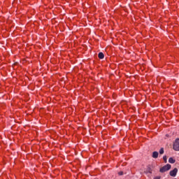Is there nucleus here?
<instances>
[{
    "label": "nucleus",
    "instance_id": "9",
    "mask_svg": "<svg viewBox=\"0 0 179 179\" xmlns=\"http://www.w3.org/2000/svg\"><path fill=\"white\" fill-rule=\"evenodd\" d=\"M163 160H164V163H167V156L166 155L163 157Z\"/></svg>",
    "mask_w": 179,
    "mask_h": 179
},
{
    "label": "nucleus",
    "instance_id": "3",
    "mask_svg": "<svg viewBox=\"0 0 179 179\" xmlns=\"http://www.w3.org/2000/svg\"><path fill=\"white\" fill-rule=\"evenodd\" d=\"M177 173H178V169L174 168L173 170L169 172V176H171V177H176L177 176Z\"/></svg>",
    "mask_w": 179,
    "mask_h": 179
},
{
    "label": "nucleus",
    "instance_id": "10",
    "mask_svg": "<svg viewBox=\"0 0 179 179\" xmlns=\"http://www.w3.org/2000/svg\"><path fill=\"white\" fill-rule=\"evenodd\" d=\"M119 176H124V172L123 171H120L118 173Z\"/></svg>",
    "mask_w": 179,
    "mask_h": 179
},
{
    "label": "nucleus",
    "instance_id": "5",
    "mask_svg": "<svg viewBox=\"0 0 179 179\" xmlns=\"http://www.w3.org/2000/svg\"><path fill=\"white\" fill-rule=\"evenodd\" d=\"M152 157H153V159H157V157H159V152L157 151L153 152Z\"/></svg>",
    "mask_w": 179,
    "mask_h": 179
},
{
    "label": "nucleus",
    "instance_id": "6",
    "mask_svg": "<svg viewBox=\"0 0 179 179\" xmlns=\"http://www.w3.org/2000/svg\"><path fill=\"white\" fill-rule=\"evenodd\" d=\"M98 58H99V59H103L104 58V54L103 52H99L98 54Z\"/></svg>",
    "mask_w": 179,
    "mask_h": 179
},
{
    "label": "nucleus",
    "instance_id": "4",
    "mask_svg": "<svg viewBox=\"0 0 179 179\" xmlns=\"http://www.w3.org/2000/svg\"><path fill=\"white\" fill-rule=\"evenodd\" d=\"M145 173H146L148 174V173H150V174H152V165H148L147 166V169L145 171Z\"/></svg>",
    "mask_w": 179,
    "mask_h": 179
},
{
    "label": "nucleus",
    "instance_id": "7",
    "mask_svg": "<svg viewBox=\"0 0 179 179\" xmlns=\"http://www.w3.org/2000/svg\"><path fill=\"white\" fill-rule=\"evenodd\" d=\"M169 162L171 163V164H174V163H176V159H173V157H170L169 159Z\"/></svg>",
    "mask_w": 179,
    "mask_h": 179
},
{
    "label": "nucleus",
    "instance_id": "2",
    "mask_svg": "<svg viewBox=\"0 0 179 179\" xmlns=\"http://www.w3.org/2000/svg\"><path fill=\"white\" fill-rule=\"evenodd\" d=\"M173 149L176 152L179 151V138H176L175 142L173 143Z\"/></svg>",
    "mask_w": 179,
    "mask_h": 179
},
{
    "label": "nucleus",
    "instance_id": "8",
    "mask_svg": "<svg viewBox=\"0 0 179 179\" xmlns=\"http://www.w3.org/2000/svg\"><path fill=\"white\" fill-rule=\"evenodd\" d=\"M164 153V148H161L159 150V155H163Z\"/></svg>",
    "mask_w": 179,
    "mask_h": 179
},
{
    "label": "nucleus",
    "instance_id": "1",
    "mask_svg": "<svg viewBox=\"0 0 179 179\" xmlns=\"http://www.w3.org/2000/svg\"><path fill=\"white\" fill-rule=\"evenodd\" d=\"M171 169V165L170 164H167L166 165L162 166L159 169L160 173H166V171H169Z\"/></svg>",
    "mask_w": 179,
    "mask_h": 179
},
{
    "label": "nucleus",
    "instance_id": "11",
    "mask_svg": "<svg viewBox=\"0 0 179 179\" xmlns=\"http://www.w3.org/2000/svg\"><path fill=\"white\" fill-rule=\"evenodd\" d=\"M162 178V176H155L154 177V179H160Z\"/></svg>",
    "mask_w": 179,
    "mask_h": 179
}]
</instances>
